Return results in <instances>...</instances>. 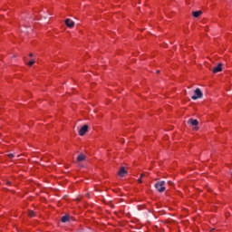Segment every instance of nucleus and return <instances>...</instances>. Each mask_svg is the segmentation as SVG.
Masks as SVG:
<instances>
[{
	"instance_id": "obj_2",
	"label": "nucleus",
	"mask_w": 232,
	"mask_h": 232,
	"mask_svg": "<svg viewBox=\"0 0 232 232\" xmlns=\"http://www.w3.org/2000/svg\"><path fill=\"white\" fill-rule=\"evenodd\" d=\"M203 93H202V91H200V89L197 88L195 91H194V95L191 96V99L193 101H197V99H202L203 97Z\"/></svg>"
},
{
	"instance_id": "obj_12",
	"label": "nucleus",
	"mask_w": 232,
	"mask_h": 232,
	"mask_svg": "<svg viewBox=\"0 0 232 232\" xmlns=\"http://www.w3.org/2000/svg\"><path fill=\"white\" fill-rule=\"evenodd\" d=\"M29 217L31 218L35 217V212H34L33 210L29 211Z\"/></svg>"
},
{
	"instance_id": "obj_7",
	"label": "nucleus",
	"mask_w": 232,
	"mask_h": 232,
	"mask_svg": "<svg viewBox=\"0 0 232 232\" xmlns=\"http://www.w3.org/2000/svg\"><path fill=\"white\" fill-rule=\"evenodd\" d=\"M213 73H218V72H222V63H218L214 69L212 70Z\"/></svg>"
},
{
	"instance_id": "obj_16",
	"label": "nucleus",
	"mask_w": 232,
	"mask_h": 232,
	"mask_svg": "<svg viewBox=\"0 0 232 232\" xmlns=\"http://www.w3.org/2000/svg\"><path fill=\"white\" fill-rule=\"evenodd\" d=\"M29 57H34V53H30V54H29Z\"/></svg>"
},
{
	"instance_id": "obj_8",
	"label": "nucleus",
	"mask_w": 232,
	"mask_h": 232,
	"mask_svg": "<svg viewBox=\"0 0 232 232\" xmlns=\"http://www.w3.org/2000/svg\"><path fill=\"white\" fill-rule=\"evenodd\" d=\"M82 160H86V156H84V154L78 155L77 161L78 162H82Z\"/></svg>"
},
{
	"instance_id": "obj_1",
	"label": "nucleus",
	"mask_w": 232,
	"mask_h": 232,
	"mask_svg": "<svg viewBox=\"0 0 232 232\" xmlns=\"http://www.w3.org/2000/svg\"><path fill=\"white\" fill-rule=\"evenodd\" d=\"M166 181L162 180V181H158L155 184V188L157 189V191H159L160 193H164L166 191Z\"/></svg>"
},
{
	"instance_id": "obj_11",
	"label": "nucleus",
	"mask_w": 232,
	"mask_h": 232,
	"mask_svg": "<svg viewBox=\"0 0 232 232\" xmlns=\"http://www.w3.org/2000/svg\"><path fill=\"white\" fill-rule=\"evenodd\" d=\"M27 64L28 66H34V64H35V60H31Z\"/></svg>"
},
{
	"instance_id": "obj_13",
	"label": "nucleus",
	"mask_w": 232,
	"mask_h": 232,
	"mask_svg": "<svg viewBox=\"0 0 232 232\" xmlns=\"http://www.w3.org/2000/svg\"><path fill=\"white\" fill-rule=\"evenodd\" d=\"M7 157H9V159H14V157H15V154L9 153V154H7Z\"/></svg>"
},
{
	"instance_id": "obj_17",
	"label": "nucleus",
	"mask_w": 232,
	"mask_h": 232,
	"mask_svg": "<svg viewBox=\"0 0 232 232\" xmlns=\"http://www.w3.org/2000/svg\"><path fill=\"white\" fill-rule=\"evenodd\" d=\"M144 177V174H140V179H142Z\"/></svg>"
},
{
	"instance_id": "obj_20",
	"label": "nucleus",
	"mask_w": 232,
	"mask_h": 232,
	"mask_svg": "<svg viewBox=\"0 0 232 232\" xmlns=\"http://www.w3.org/2000/svg\"><path fill=\"white\" fill-rule=\"evenodd\" d=\"M160 71H157V73H160Z\"/></svg>"
},
{
	"instance_id": "obj_6",
	"label": "nucleus",
	"mask_w": 232,
	"mask_h": 232,
	"mask_svg": "<svg viewBox=\"0 0 232 232\" xmlns=\"http://www.w3.org/2000/svg\"><path fill=\"white\" fill-rule=\"evenodd\" d=\"M119 177H126L128 175V171H126V169L124 167H121L120 169V171L118 172Z\"/></svg>"
},
{
	"instance_id": "obj_5",
	"label": "nucleus",
	"mask_w": 232,
	"mask_h": 232,
	"mask_svg": "<svg viewBox=\"0 0 232 232\" xmlns=\"http://www.w3.org/2000/svg\"><path fill=\"white\" fill-rule=\"evenodd\" d=\"M65 24L68 26V28H73V26H75V22L68 18L65 20Z\"/></svg>"
},
{
	"instance_id": "obj_10",
	"label": "nucleus",
	"mask_w": 232,
	"mask_h": 232,
	"mask_svg": "<svg viewBox=\"0 0 232 232\" xmlns=\"http://www.w3.org/2000/svg\"><path fill=\"white\" fill-rule=\"evenodd\" d=\"M68 220H69V218H68V216H63V217H62V219H61V221L62 222H68Z\"/></svg>"
},
{
	"instance_id": "obj_9",
	"label": "nucleus",
	"mask_w": 232,
	"mask_h": 232,
	"mask_svg": "<svg viewBox=\"0 0 232 232\" xmlns=\"http://www.w3.org/2000/svg\"><path fill=\"white\" fill-rule=\"evenodd\" d=\"M193 17H200L202 15V11H194L192 12Z\"/></svg>"
},
{
	"instance_id": "obj_3",
	"label": "nucleus",
	"mask_w": 232,
	"mask_h": 232,
	"mask_svg": "<svg viewBox=\"0 0 232 232\" xmlns=\"http://www.w3.org/2000/svg\"><path fill=\"white\" fill-rule=\"evenodd\" d=\"M188 124H189V126H195L194 130H198V127H197V126H198V120L189 119L188 121Z\"/></svg>"
},
{
	"instance_id": "obj_19",
	"label": "nucleus",
	"mask_w": 232,
	"mask_h": 232,
	"mask_svg": "<svg viewBox=\"0 0 232 232\" xmlns=\"http://www.w3.org/2000/svg\"><path fill=\"white\" fill-rule=\"evenodd\" d=\"M44 19H48V17L47 16H44Z\"/></svg>"
},
{
	"instance_id": "obj_14",
	"label": "nucleus",
	"mask_w": 232,
	"mask_h": 232,
	"mask_svg": "<svg viewBox=\"0 0 232 232\" xmlns=\"http://www.w3.org/2000/svg\"><path fill=\"white\" fill-rule=\"evenodd\" d=\"M169 186H173V181H168Z\"/></svg>"
},
{
	"instance_id": "obj_4",
	"label": "nucleus",
	"mask_w": 232,
	"mask_h": 232,
	"mask_svg": "<svg viewBox=\"0 0 232 232\" xmlns=\"http://www.w3.org/2000/svg\"><path fill=\"white\" fill-rule=\"evenodd\" d=\"M88 133V125H83L80 130H79V136L83 137V135H86Z\"/></svg>"
},
{
	"instance_id": "obj_18",
	"label": "nucleus",
	"mask_w": 232,
	"mask_h": 232,
	"mask_svg": "<svg viewBox=\"0 0 232 232\" xmlns=\"http://www.w3.org/2000/svg\"><path fill=\"white\" fill-rule=\"evenodd\" d=\"M10 184H11L10 181H7V185L10 186Z\"/></svg>"
},
{
	"instance_id": "obj_15",
	"label": "nucleus",
	"mask_w": 232,
	"mask_h": 232,
	"mask_svg": "<svg viewBox=\"0 0 232 232\" xmlns=\"http://www.w3.org/2000/svg\"><path fill=\"white\" fill-rule=\"evenodd\" d=\"M138 182H139L140 184H142V179L140 178V179H138Z\"/></svg>"
}]
</instances>
